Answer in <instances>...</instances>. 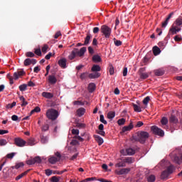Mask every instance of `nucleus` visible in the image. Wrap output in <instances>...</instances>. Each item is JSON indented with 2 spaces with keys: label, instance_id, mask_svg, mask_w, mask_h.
Returning <instances> with one entry per match:
<instances>
[{
  "label": "nucleus",
  "instance_id": "nucleus-1",
  "mask_svg": "<svg viewBox=\"0 0 182 182\" xmlns=\"http://www.w3.org/2000/svg\"><path fill=\"white\" fill-rule=\"evenodd\" d=\"M149 132H139L136 134L133 135L130 140L133 143H136V141H139L141 144H144L146 143V140L149 137Z\"/></svg>",
  "mask_w": 182,
  "mask_h": 182
},
{
  "label": "nucleus",
  "instance_id": "nucleus-2",
  "mask_svg": "<svg viewBox=\"0 0 182 182\" xmlns=\"http://www.w3.org/2000/svg\"><path fill=\"white\" fill-rule=\"evenodd\" d=\"M86 53V47H82L80 49L74 48L71 53L69 55L68 58L70 60H73L76 56L82 57Z\"/></svg>",
  "mask_w": 182,
  "mask_h": 182
},
{
  "label": "nucleus",
  "instance_id": "nucleus-3",
  "mask_svg": "<svg viewBox=\"0 0 182 182\" xmlns=\"http://www.w3.org/2000/svg\"><path fill=\"white\" fill-rule=\"evenodd\" d=\"M46 116L50 120H56L59 117V112L56 109H50L47 110Z\"/></svg>",
  "mask_w": 182,
  "mask_h": 182
},
{
  "label": "nucleus",
  "instance_id": "nucleus-4",
  "mask_svg": "<svg viewBox=\"0 0 182 182\" xmlns=\"http://www.w3.org/2000/svg\"><path fill=\"white\" fill-rule=\"evenodd\" d=\"M101 33L104 35V36L109 39L110 38V36L112 35V28L106 25H102L100 28Z\"/></svg>",
  "mask_w": 182,
  "mask_h": 182
},
{
  "label": "nucleus",
  "instance_id": "nucleus-5",
  "mask_svg": "<svg viewBox=\"0 0 182 182\" xmlns=\"http://www.w3.org/2000/svg\"><path fill=\"white\" fill-rule=\"evenodd\" d=\"M151 130L153 132L154 134L159 136L160 137H164V131L159 128L157 126H152Z\"/></svg>",
  "mask_w": 182,
  "mask_h": 182
},
{
  "label": "nucleus",
  "instance_id": "nucleus-6",
  "mask_svg": "<svg viewBox=\"0 0 182 182\" xmlns=\"http://www.w3.org/2000/svg\"><path fill=\"white\" fill-rule=\"evenodd\" d=\"M130 168H122L119 169H116L115 170V174L117 176H126V174H129L131 171Z\"/></svg>",
  "mask_w": 182,
  "mask_h": 182
},
{
  "label": "nucleus",
  "instance_id": "nucleus-7",
  "mask_svg": "<svg viewBox=\"0 0 182 182\" xmlns=\"http://www.w3.org/2000/svg\"><path fill=\"white\" fill-rule=\"evenodd\" d=\"M169 123L171 127H173L174 130H176V126L178 124V118H177L176 115H171L169 118Z\"/></svg>",
  "mask_w": 182,
  "mask_h": 182
},
{
  "label": "nucleus",
  "instance_id": "nucleus-8",
  "mask_svg": "<svg viewBox=\"0 0 182 182\" xmlns=\"http://www.w3.org/2000/svg\"><path fill=\"white\" fill-rule=\"evenodd\" d=\"M36 163L38 164H41V163H42V159L40 156H36L35 158H31L26 161V164L28 166H32V164H35Z\"/></svg>",
  "mask_w": 182,
  "mask_h": 182
},
{
  "label": "nucleus",
  "instance_id": "nucleus-9",
  "mask_svg": "<svg viewBox=\"0 0 182 182\" xmlns=\"http://www.w3.org/2000/svg\"><path fill=\"white\" fill-rule=\"evenodd\" d=\"M14 144L17 146V147H23L25 144H26V141L22 139L21 138H15L14 139Z\"/></svg>",
  "mask_w": 182,
  "mask_h": 182
},
{
  "label": "nucleus",
  "instance_id": "nucleus-10",
  "mask_svg": "<svg viewBox=\"0 0 182 182\" xmlns=\"http://www.w3.org/2000/svg\"><path fill=\"white\" fill-rule=\"evenodd\" d=\"M25 75H26V73L24 72L23 69H21L14 73V80H18L20 76H25Z\"/></svg>",
  "mask_w": 182,
  "mask_h": 182
},
{
  "label": "nucleus",
  "instance_id": "nucleus-11",
  "mask_svg": "<svg viewBox=\"0 0 182 182\" xmlns=\"http://www.w3.org/2000/svg\"><path fill=\"white\" fill-rule=\"evenodd\" d=\"M97 134H100V136H102L105 137L106 136V132H105V125L103 124H100L98 126V130H97Z\"/></svg>",
  "mask_w": 182,
  "mask_h": 182
},
{
  "label": "nucleus",
  "instance_id": "nucleus-12",
  "mask_svg": "<svg viewBox=\"0 0 182 182\" xmlns=\"http://www.w3.org/2000/svg\"><path fill=\"white\" fill-rule=\"evenodd\" d=\"M48 82L50 85H55L56 82H58V79L55 75H48Z\"/></svg>",
  "mask_w": 182,
  "mask_h": 182
},
{
  "label": "nucleus",
  "instance_id": "nucleus-13",
  "mask_svg": "<svg viewBox=\"0 0 182 182\" xmlns=\"http://www.w3.org/2000/svg\"><path fill=\"white\" fill-rule=\"evenodd\" d=\"M29 65H36V59L26 58L24 60V66H29Z\"/></svg>",
  "mask_w": 182,
  "mask_h": 182
},
{
  "label": "nucleus",
  "instance_id": "nucleus-14",
  "mask_svg": "<svg viewBox=\"0 0 182 182\" xmlns=\"http://www.w3.org/2000/svg\"><path fill=\"white\" fill-rule=\"evenodd\" d=\"M66 58H61L59 61H58V65L59 66H60V68H62L63 69H66Z\"/></svg>",
  "mask_w": 182,
  "mask_h": 182
},
{
  "label": "nucleus",
  "instance_id": "nucleus-15",
  "mask_svg": "<svg viewBox=\"0 0 182 182\" xmlns=\"http://www.w3.org/2000/svg\"><path fill=\"white\" fill-rule=\"evenodd\" d=\"M58 161H59V159L56 158V156H50V158L48 159V162L50 164H56Z\"/></svg>",
  "mask_w": 182,
  "mask_h": 182
},
{
  "label": "nucleus",
  "instance_id": "nucleus-16",
  "mask_svg": "<svg viewBox=\"0 0 182 182\" xmlns=\"http://www.w3.org/2000/svg\"><path fill=\"white\" fill-rule=\"evenodd\" d=\"M152 51L154 56H157L158 55H160V53H161V50H160V48H159L158 46L153 47Z\"/></svg>",
  "mask_w": 182,
  "mask_h": 182
},
{
  "label": "nucleus",
  "instance_id": "nucleus-17",
  "mask_svg": "<svg viewBox=\"0 0 182 182\" xmlns=\"http://www.w3.org/2000/svg\"><path fill=\"white\" fill-rule=\"evenodd\" d=\"M94 138L95 139L97 143H98L99 146H102V143L104 142L103 138L99 135H94Z\"/></svg>",
  "mask_w": 182,
  "mask_h": 182
},
{
  "label": "nucleus",
  "instance_id": "nucleus-18",
  "mask_svg": "<svg viewBox=\"0 0 182 182\" xmlns=\"http://www.w3.org/2000/svg\"><path fill=\"white\" fill-rule=\"evenodd\" d=\"M132 129H133V124L130 123L129 124V126H125L124 127H122V133H125V132H130V130H132Z\"/></svg>",
  "mask_w": 182,
  "mask_h": 182
},
{
  "label": "nucleus",
  "instance_id": "nucleus-19",
  "mask_svg": "<svg viewBox=\"0 0 182 182\" xmlns=\"http://www.w3.org/2000/svg\"><path fill=\"white\" fill-rule=\"evenodd\" d=\"M170 174L167 172L166 170L164 171L161 174V180H167Z\"/></svg>",
  "mask_w": 182,
  "mask_h": 182
},
{
  "label": "nucleus",
  "instance_id": "nucleus-20",
  "mask_svg": "<svg viewBox=\"0 0 182 182\" xmlns=\"http://www.w3.org/2000/svg\"><path fill=\"white\" fill-rule=\"evenodd\" d=\"M95 90H96V85L93 82L90 83L88 85V90L90 93H93V92H95Z\"/></svg>",
  "mask_w": 182,
  "mask_h": 182
},
{
  "label": "nucleus",
  "instance_id": "nucleus-21",
  "mask_svg": "<svg viewBox=\"0 0 182 182\" xmlns=\"http://www.w3.org/2000/svg\"><path fill=\"white\" fill-rule=\"evenodd\" d=\"M88 77H90V79H97V77H100V73L95 72L89 74Z\"/></svg>",
  "mask_w": 182,
  "mask_h": 182
},
{
  "label": "nucleus",
  "instance_id": "nucleus-22",
  "mask_svg": "<svg viewBox=\"0 0 182 182\" xmlns=\"http://www.w3.org/2000/svg\"><path fill=\"white\" fill-rule=\"evenodd\" d=\"M42 97H46V99H52V97H53V94L52 92H43L42 93Z\"/></svg>",
  "mask_w": 182,
  "mask_h": 182
},
{
  "label": "nucleus",
  "instance_id": "nucleus-23",
  "mask_svg": "<svg viewBox=\"0 0 182 182\" xmlns=\"http://www.w3.org/2000/svg\"><path fill=\"white\" fill-rule=\"evenodd\" d=\"M124 161L126 164V163H127L128 164H133V163H134V158L133 157H127L125 159H124Z\"/></svg>",
  "mask_w": 182,
  "mask_h": 182
},
{
  "label": "nucleus",
  "instance_id": "nucleus-24",
  "mask_svg": "<svg viewBox=\"0 0 182 182\" xmlns=\"http://www.w3.org/2000/svg\"><path fill=\"white\" fill-rule=\"evenodd\" d=\"M181 28H178L177 26H173L170 28V32H171L172 35H176L177 33L180 32Z\"/></svg>",
  "mask_w": 182,
  "mask_h": 182
},
{
  "label": "nucleus",
  "instance_id": "nucleus-25",
  "mask_svg": "<svg viewBox=\"0 0 182 182\" xmlns=\"http://www.w3.org/2000/svg\"><path fill=\"white\" fill-rule=\"evenodd\" d=\"M90 39H92V35H90V33H87L85 38L84 45H89V43H90Z\"/></svg>",
  "mask_w": 182,
  "mask_h": 182
},
{
  "label": "nucleus",
  "instance_id": "nucleus-26",
  "mask_svg": "<svg viewBox=\"0 0 182 182\" xmlns=\"http://www.w3.org/2000/svg\"><path fill=\"white\" fill-rule=\"evenodd\" d=\"M116 116V112H113V111H110L107 113V119H109V120H113V119H114V117Z\"/></svg>",
  "mask_w": 182,
  "mask_h": 182
},
{
  "label": "nucleus",
  "instance_id": "nucleus-27",
  "mask_svg": "<svg viewBox=\"0 0 182 182\" xmlns=\"http://www.w3.org/2000/svg\"><path fill=\"white\" fill-rule=\"evenodd\" d=\"M86 112V109L83 107H81L77 110V114L79 116V117H81V116H83Z\"/></svg>",
  "mask_w": 182,
  "mask_h": 182
},
{
  "label": "nucleus",
  "instance_id": "nucleus-28",
  "mask_svg": "<svg viewBox=\"0 0 182 182\" xmlns=\"http://www.w3.org/2000/svg\"><path fill=\"white\" fill-rule=\"evenodd\" d=\"M126 154L128 156H133V154H136V150L132 148H129L126 149Z\"/></svg>",
  "mask_w": 182,
  "mask_h": 182
},
{
  "label": "nucleus",
  "instance_id": "nucleus-29",
  "mask_svg": "<svg viewBox=\"0 0 182 182\" xmlns=\"http://www.w3.org/2000/svg\"><path fill=\"white\" fill-rule=\"evenodd\" d=\"M92 60L95 63H97L99 62H102V58L99 55H95L92 56Z\"/></svg>",
  "mask_w": 182,
  "mask_h": 182
},
{
  "label": "nucleus",
  "instance_id": "nucleus-30",
  "mask_svg": "<svg viewBox=\"0 0 182 182\" xmlns=\"http://www.w3.org/2000/svg\"><path fill=\"white\" fill-rule=\"evenodd\" d=\"M156 76H163L164 75V70L158 69L154 70Z\"/></svg>",
  "mask_w": 182,
  "mask_h": 182
},
{
  "label": "nucleus",
  "instance_id": "nucleus-31",
  "mask_svg": "<svg viewBox=\"0 0 182 182\" xmlns=\"http://www.w3.org/2000/svg\"><path fill=\"white\" fill-rule=\"evenodd\" d=\"M19 100L21 102V107H23L25 106H27L28 102L25 100V97L23 96H20Z\"/></svg>",
  "mask_w": 182,
  "mask_h": 182
},
{
  "label": "nucleus",
  "instance_id": "nucleus-32",
  "mask_svg": "<svg viewBox=\"0 0 182 182\" xmlns=\"http://www.w3.org/2000/svg\"><path fill=\"white\" fill-rule=\"evenodd\" d=\"M30 170H27L26 171H24L23 173H21L20 175H18V176L16 177V180L18 181V180H21V178H22V177H24V176H26V174H28L29 173Z\"/></svg>",
  "mask_w": 182,
  "mask_h": 182
},
{
  "label": "nucleus",
  "instance_id": "nucleus-33",
  "mask_svg": "<svg viewBox=\"0 0 182 182\" xmlns=\"http://www.w3.org/2000/svg\"><path fill=\"white\" fill-rule=\"evenodd\" d=\"M92 72H100L101 68L100 65H92V68H91Z\"/></svg>",
  "mask_w": 182,
  "mask_h": 182
},
{
  "label": "nucleus",
  "instance_id": "nucleus-34",
  "mask_svg": "<svg viewBox=\"0 0 182 182\" xmlns=\"http://www.w3.org/2000/svg\"><path fill=\"white\" fill-rule=\"evenodd\" d=\"M150 74L149 73H142L141 74H139L140 79H142L143 80L147 79Z\"/></svg>",
  "mask_w": 182,
  "mask_h": 182
},
{
  "label": "nucleus",
  "instance_id": "nucleus-35",
  "mask_svg": "<svg viewBox=\"0 0 182 182\" xmlns=\"http://www.w3.org/2000/svg\"><path fill=\"white\" fill-rule=\"evenodd\" d=\"M115 167H126V163L124 162V159L122 161L118 162L115 164Z\"/></svg>",
  "mask_w": 182,
  "mask_h": 182
},
{
  "label": "nucleus",
  "instance_id": "nucleus-36",
  "mask_svg": "<svg viewBox=\"0 0 182 182\" xmlns=\"http://www.w3.org/2000/svg\"><path fill=\"white\" fill-rule=\"evenodd\" d=\"M147 181L148 182H155L156 181V176H154V175H149L147 177Z\"/></svg>",
  "mask_w": 182,
  "mask_h": 182
},
{
  "label": "nucleus",
  "instance_id": "nucleus-37",
  "mask_svg": "<svg viewBox=\"0 0 182 182\" xmlns=\"http://www.w3.org/2000/svg\"><path fill=\"white\" fill-rule=\"evenodd\" d=\"M27 87H28V85L23 84V85H19L18 89L21 92H25V90H26Z\"/></svg>",
  "mask_w": 182,
  "mask_h": 182
},
{
  "label": "nucleus",
  "instance_id": "nucleus-38",
  "mask_svg": "<svg viewBox=\"0 0 182 182\" xmlns=\"http://www.w3.org/2000/svg\"><path fill=\"white\" fill-rule=\"evenodd\" d=\"M134 112H141V107L136 104L132 105Z\"/></svg>",
  "mask_w": 182,
  "mask_h": 182
},
{
  "label": "nucleus",
  "instance_id": "nucleus-39",
  "mask_svg": "<svg viewBox=\"0 0 182 182\" xmlns=\"http://www.w3.org/2000/svg\"><path fill=\"white\" fill-rule=\"evenodd\" d=\"M41 112V108L39 107H36L34 109L31 110L30 112V116H32L33 113H39Z\"/></svg>",
  "mask_w": 182,
  "mask_h": 182
},
{
  "label": "nucleus",
  "instance_id": "nucleus-40",
  "mask_svg": "<svg viewBox=\"0 0 182 182\" xmlns=\"http://www.w3.org/2000/svg\"><path fill=\"white\" fill-rule=\"evenodd\" d=\"M161 123L163 126H166V124L168 123V119H167V117H164L161 120Z\"/></svg>",
  "mask_w": 182,
  "mask_h": 182
},
{
  "label": "nucleus",
  "instance_id": "nucleus-41",
  "mask_svg": "<svg viewBox=\"0 0 182 182\" xmlns=\"http://www.w3.org/2000/svg\"><path fill=\"white\" fill-rule=\"evenodd\" d=\"M100 122L103 123V124H107V121L105 119V116L103 114L100 115Z\"/></svg>",
  "mask_w": 182,
  "mask_h": 182
},
{
  "label": "nucleus",
  "instance_id": "nucleus-42",
  "mask_svg": "<svg viewBox=\"0 0 182 182\" xmlns=\"http://www.w3.org/2000/svg\"><path fill=\"white\" fill-rule=\"evenodd\" d=\"M41 141L43 144H45L46 143H48V136H41Z\"/></svg>",
  "mask_w": 182,
  "mask_h": 182
},
{
  "label": "nucleus",
  "instance_id": "nucleus-43",
  "mask_svg": "<svg viewBox=\"0 0 182 182\" xmlns=\"http://www.w3.org/2000/svg\"><path fill=\"white\" fill-rule=\"evenodd\" d=\"M6 77H7V79L9 80L10 85H12L14 83V79H15V78H14V75L12 77V76H11L10 73H8L6 75Z\"/></svg>",
  "mask_w": 182,
  "mask_h": 182
},
{
  "label": "nucleus",
  "instance_id": "nucleus-44",
  "mask_svg": "<svg viewBox=\"0 0 182 182\" xmlns=\"http://www.w3.org/2000/svg\"><path fill=\"white\" fill-rule=\"evenodd\" d=\"M117 123L119 126H123L126 123V119L124 118H122L118 119Z\"/></svg>",
  "mask_w": 182,
  "mask_h": 182
},
{
  "label": "nucleus",
  "instance_id": "nucleus-45",
  "mask_svg": "<svg viewBox=\"0 0 182 182\" xmlns=\"http://www.w3.org/2000/svg\"><path fill=\"white\" fill-rule=\"evenodd\" d=\"M27 143L28 146H35V139H33V138H31L28 139Z\"/></svg>",
  "mask_w": 182,
  "mask_h": 182
},
{
  "label": "nucleus",
  "instance_id": "nucleus-46",
  "mask_svg": "<svg viewBox=\"0 0 182 182\" xmlns=\"http://www.w3.org/2000/svg\"><path fill=\"white\" fill-rule=\"evenodd\" d=\"M176 24L177 26H181L182 25V18L179 17L176 20Z\"/></svg>",
  "mask_w": 182,
  "mask_h": 182
},
{
  "label": "nucleus",
  "instance_id": "nucleus-47",
  "mask_svg": "<svg viewBox=\"0 0 182 182\" xmlns=\"http://www.w3.org/2000/svg\"><path fill=\"white\" fill-rule=\"evenodd\" d=\"M42 132H48L49 130V124H45L42 128H41Z\"/></svg>",
  "mask_w": 182,
  "mask_h": 182
},
{
  "label": "nucleus",
  "instance_id": "nucleus-48",
  "mask_svg": "<svg viewBox=\"0 0 182 182\" xmlns=\"http://www.w3.org/2000/svg\"><path fill=\"white\" fill-rule=\"evenodd\" d=\"M114 43L115 46H122V41H120V40H117L116 38H114Z\"/></svg>",
  "mask_w": 182,
  "mask_h": 182
},
{
  "label": "nucleus",
  "instance_id": "nucleus-49",
  "mask_svg": "<svg viewBox=\"0 0 182 182\" xmlns=\"http://www.w3.org/2000/svg\"><path fill=\"white\" fill-rule=\"evenodd\" d=\"M149 102H150V97L147 96L146 97L144 100H143V103L145 105H149Z\"/></svg>",
  "mask_w": 182,
  "mask_h": 182
},
{
  "label": "nucleus",
  "instance_id": "nucleus-50",
  "mask_svg": "<svg viewBox=\"0 0 182 182\" xmlns=\"http://www.w3.org/2000/svg\"><path fill=\"white\" fill-rule=\"evenodd\" d=\"M174 41H175L176 42H181V41H182L181 36H180V35L176 36L174 37Z\"/></svg>",
  "mask_w": 182,
  "mask_h": 182
},
{
  "label": "nucleus",
  "instance_id": "nucleus-51",
  "mask_svg": "<svg viewBox=\"0 0 182 182\" xmlns=\"http://www.w3.org/2000/svg\"><path fill=\"white\" fill-rule=\"evenodd\" d=\"M15 106H16V102H13L12 104L7 105L6 107L7 109H12L13 107H15Z\"/></svg>",
  "mask_w": 182,
  "mask_h": 182
},
{
  "label": "nucleus",
  "instance_id": "nucleus-52",
  "mask_svg": "<svg viewBox=\"0 0 182 182\" xmlns=\"http://www.w3.org/2000/svg\"><path fill=\"white\" fill-rule=\"evenodd\" d=\"M173 166L171 165V166H169L167 168V169H166V171L168 173V174H171V173H173Z\"/></svg>",
  "mask_w": 182,
  "mask_h": 182
},
{
  "label": "nucleus",
  "instance_id": "nucleus-53",
  "mask_svg": "<svg viewBox=\"0 0 182 182\" xmlns=\"http://www.w3.org/2000/svg\"><path fill=\"white\" fill-rule=\"evenodd\" d=\"M26 56L27 58H33L35 56V53H33V52H27L26 53Z\"/></svg>",
  "mask_w": 182,
  "mask_h": 182
},
{
  "label": "nucleus",
  "instance_id": "nucleus-54",
  "mask_svg": "<svg viewBox=\"0 0 182 182\" xmlns=\"http://www.w3.org/2000/svg\"><path fill=\"white\" fill-rule=\"evenodd\" d=\"M51 182H59V177L58 176H52L50 178Z\"/></svg>",
  "mask_w": 182,
  "mask_h": 182
},
{
  "label": "nucleus",
  "instance_id": "nucleus-55",
  "mask_svg": "<svg viewBox=\"0 0 182 182\" xmlns=\"http://www.w3.org/2000/svg\"><path fill=\"white\" fill-rule=\"evenodd\" d=\"M87 73H83L80 75V78L83 80V79H86L87 77Z\"/></svg>",
  "mask_w": 182,
  "mask_h": 182
},
{
  "label": "nucleus",
  "instance_id": "nucleus-56",
  "mask_svg": "<svg viewBox=\"0 0 182 182\" xmlns=\"http://www.w3.org/2000/svg\"><path fill=\"white\" fill-rule=\"evenodd\" d=\"M7 144L6 139H0V146H6Z\"/></svg>",
  "mask_w": 182,
  "mask_h": 182
},
{
  "label": "nucleus",
  "instance_id": "nucleus-57",
  "mask_svg": "<svg viewBox=\"0 0 182 182\" xmlns=\"http://www.w3.org/2000/svg\"><path fill=\"white\" fill-rule=\"evenodd\" d=\"M15 154H16L15 152H12V153L8 154L6 155V157L7 159H14V157H15Z\"/></svg>",
  "mask_w": 182,
  "mask_h": 182
},
{
  "label": "nucleus",
  "instance_id": "nucleus-58",
  "mask_svg": "<svg viewBox=\"0 0 182 182\" xmlns=\"http://www.w3.org/2000/svg\"><path fill=\"white\" fill-rule=\"evenodd\" d=\"M109 75H114V68L112 65H111V66L109 67Z\"/></svg>",
  "mask_w": 182,
  "mask_h": 182
},
{
  "label": "nucleus",
  "instance_id": "nucleus-59",
  "mask_svg": "<svg viewBox=\"0 0 182 182\" xmlns=\"http://www.w3.org/2000/svg\"><path fill=\"white\" fill-rule=\"evenodd\" d=\"M70 144L73 146H77V144H79V141L77 139H73L70 142Z\"/></svg>",
  "mask_w": 182,
  "mask_h": 182
},
{
  "label": "nucleus",
  "instance_id": "nucleus-60",
  "mask_svg": "<svg viewBox=\"0 0 182 182\" xmlns=\"http://www.w3.org/2000/svg\"><path fill=\"white\" fill-rule=\"evenodd\" d=\"M94 180H96L95 177H92V178H87L86 179L82 181L83 182H87V181H93Z\"/></svg>",
  "mask_w": 182,
  "mask_h": 182
},
{
  "label": "nucleus",
  "instance_id": "nucleus-61",
  "mask_svg": "<svg viewBox=\"0 0 182 182\" xmlns=\"http://www.w3.org/2000/svg\"><path fill=\"white\" fill-rule=\"evenodd\" d=\"M34 53L36 55H37L38 56H41V55H42V52L41 51V49H39V48L36 49Z\"/></svg>",
  "mask_w": 182,
  "mask_h": 182
},
{
  "label": "nucleus",
  "instance_id": "nucleus-62",
  "mask_svg": "<svg viewBox=\"0 0 182 182\" xmlns=\"http://www.w3.org/2000/svg\"><path fill=\"white\" fill-rule=\"evenodd\" d=\"M145 72H146V67L141 68L139 70V75H141V73H146Z\"/></svg>",
  "mask_w": 182,
  "mask_h": 182
},
{
  "label": "nucleus",
  "instance_id": "nucleus-63",
  "mask_svg": "<svg viewBox=\"0 0 182 182\" xmlns=\"http://www.w3.org/2000/svg\"><path fill=\"white\" fill-rule=\"evenodd\" d=\"M21 167H23V163L17 164L14 166V168H16V170H18V168H21Z\"/></svg>",
  "mask_w": 182,
  "mask_h": 182
},
{
  "label": "nucleus",
  "instance_id": "nucleus-64",
  "mask_svg": "<svg viewBox=\"0 0 182 182\" xmlns=\"http://www.w3.org/2000/svg\"><path fill=\"white\" fill-rule=\"evenodd\" d=\"M123 76H127V67H124L122 71Z\"/></svg>",
  "mask_w": 182,
  "mask_h": 182
}]
</instances>
